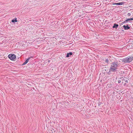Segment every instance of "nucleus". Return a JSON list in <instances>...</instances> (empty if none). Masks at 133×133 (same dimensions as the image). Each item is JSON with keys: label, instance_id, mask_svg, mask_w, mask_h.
I'll use <instances>...</instances> for the list:
<instances>
[{"label": "nucleus", "instance_id": "obj_8", "mask_svg": "<svg viewBox=\"0 0 133 133\" xmlns=\"http://www.w3.org/2000/svg\"><path fill=\"white\" fill-rule=\"evenodd\" d=\"M17 18H15V19H13L11 21V22H17Z\"/></svg>", "mask_w": 133, "mask_h": 133}, {"label": "nucleus", "instance_id": "obj_12", "mask_svg": "<svg viewBox=\"0 0 133 133\" xmlns=\"http://www.w3.org/2000/svg\"><path fill=\"white\" fill-rule=\"evenodd\" d=\"M130 57V58L131 60V61L133 60V55L132 56H129Z\"/></svg>", "mask_w": 133, "mask_h": 133}, {"label": "nucleus", "instance_id": "obj_22", "mask_svg": "<svg viewBox=\"0 0 133 133\" xmlns=\"http://www.w3.org/2000/svg\"><path fill=\"white\" fill-rule=\"evenodd\" d=\"M0 56H1V55H0Z\"/></svg>", "mask_w": 133, "mask_h": 133}, {"label": "nucleus", "instance_id": "obj_4", "mask_svg": "<svg viewBox=\"0 0 133 133\" xmlns=\"http://www.w3.org/2000/svg\"><path fill=\"white\" fill-rule=\"evenodd\" d=\"M123 27L124 28V29L125 30H128L130 29V27L129 26L128 24L127 25H124Z\"/></svg>", "mask_w": 133, "mask_h": 133}, {"label": "nucleus", "instance_id": "obj_14", "mask_svg": "<svg viewBox=\"0 0 133 133\" xmlns=\"http://www.w3.org/2000/svg\"><path fill=\"white\" fill-rule=\"evenodd\" d=\"M131 15V14L130 13H128V14H127V15L128 16H130Z\"/></svg>", "mask_w": 133, "mask_h": 133}, {"label": "nucleus", "instance_id": "obj_1", "mask_svg": "<svg viewBox=\"0 0 133 133\" xmlns=\"http://www.w3.org/2000/svg\"><path fill=\"white\" fill-rule=\"evenodd\" d=\"M119 65V63H118L117 61H115L111 63L110 67L108 73V74L109 75H110L111 74H112V72H115L116 70L117 67Z\"/></svg>", "mask_w": 133, "mask_h": 133}, {"label": "nucleus", "instance_id": "obj_2", "mask_svg": "<svg viewBox=\"0 0 133 133\" xmlns=\"http://www.w3.org/2000/svg\"><path fill=\"white\" fill-rule=\"evenodd\" d=\"M131 60L129 56L123 59L122 60V62L125 63H129L131 61Z\"/></svg>", "mask_w": 133, "mask_h": 133}, {"label": "nucleus", "instance_id": "obj_20", "mask_svg": "<svg viewBox=\"0 0 133 133\" xmlns=\"http://www.w3.org/2000/svg\"><path fill=\"white\" fill-rule=\"evenodd\" d=\"M126 84V83H125L124 84V85H125Z\"/></svg>", "mask_w": 133, "mask_h": 133}, {"label": "nucleus", "instance_id": "obj_6", "mask_svg": "<svg viewBox=\"0 0 133 133\" xmlns=\"http://www.w3.org/2000/svg\"><path fill=\"white\" fill-rule=\"evenodd\" d=\"M124 3L123 2L116 3L114 4V5H121L123 4Z\"/></svg>", "mask_w": 133, "mask_h": 133}, {"label": "nucleus", "instance_id": "obj_19", "mask_svg": "<svg viewBox=\"0 0 133 133\" xmlns=\"http://www.w3.org/2000/svg\"><path fill=\"white\" fill-rule=\"evenodd\" d=\"M25 62V63H26V64L28 62L26 61Z\"/></svg>", "mask_w": 133, "mask_h": 133}, {"label": "nucleus", "instance_id": "obj_3", "mask_svg": "<svg viewBox=\"0 0 133 133\" xmlns=\"http://www.w3.org/2000/svg\"><path fill=\"white\" fill-rule=\"evenodd\" d=\"M8 57L10 59L12 60H14L16 58V56L14 54H10Z\"/></svg>", "mask_w": 133, "mask_h": 133}, {"label": "nucleus", "instance_id": "obj_15", "mask_svg": "<svg viewBox=\"0 0 133 133\" xmlns=\"http://www.w3.org/2000/svg\"><path fill=\"white\" fill-rule=\"evenodd\" d=\"M118 83H121V80H119L118 81Z\"/></svg>", "mask_w": 133, "mask_h": 133}, {"label": "nucleus", "instance_id": "obj_16", "mask_svg": "<svg viewBox=\"0 0 133 133\" xmlns=\"http://www.w3.org/2000/svg\"><path fill=\"white\" fill-rule=\"evenodd\" d=\"M26 64V63H25V62H24V63H23V65H25V64Z\"/></svg>", "mask_w": 133, "mask_h": 133}, {"label": "nucleus", "instance_id": "obj_10", "mask_svg": "<svg viewBox=\"0 0 133 133\" xmlns=\"http://www.w3.org/2000/svg\"><path fill=\"white\" fill-rule=\"evenodd\" d=\"M111 61L110 60H109L107 59H106L105 61V62L107 64H109L110 62Z\"/></svg>", "mask_w": 133, "mask_h": 133}, {"label": "nucleus", "instance_id": "obj_9", "mask_svg": "<svg viewBox=\"0 0 133 133\" xmlns=\"http://www.w3.org/2000/svg\"><path fill=\"white\" fill-rule=\"evenodd\" d=\"M127 20L128 22H130L131 21L133 20V17L129 18H128Z\"/></svg>", "mask_w": 133, "mask_h": 133}, {"label": "nucleus", "instance_id": "obj_11", "mask_svg": "<svg viewBox=\"0 0 133 133\" xmlns=\"http://www.w3.org/2000/svg\"><path fill=\"white\" fill-rule=\"evenodd\" d=\"M127 22H128L127 20L126 19L125 21H124V22H123L122 23V24H124V23H127Z\"/></svg>", "mask_w": 133, "mask_h": 133}, {"label": "nucleus", "instance_id": "obj_18", "mask_svg": "<svg viewBox=\"0 0 133 133\" xmlns=\"http://www.w3.org/2000/svg\"><path fill=\"white\" fill-rule=\"evenodd\" d=\"M25 62V63H26V64L28 62L26 61Z\"/></svg>", "mask_w": 133, "mask_h": 133}, {"label": "nucleus", "instance_id": "obj_13", "mask_svg": "<svg viewBox=\"0 0 133 133\" xmlns=\"http://www.w3.org/2000/svg\"><path fill=\"white\" fill-rule=\"evenodd\" d=\"M31 58V57H29L28 59H26V61L27 62H28L29 61V59H30V58Z\"/></svg>", "mask_w": 133, "mask_h": 133}, {"label": "nucleus", "instance_id": "obj_5", "mask_svg": "<svg viewBox=\"0 0 133 133\" xmlns=\"http://www.w3.org/2000/svg\"><path fill=\"white\" fill-rule=\"evenodd\" d=\"M118 26V24H117L116 23H114V24L113 26L112 27V28H115L117 29Z\"/></svg>", "mask_w": 133, "mask_h": 133}, {"label": "nucleus", "instance_id": "obj_7", "mask_svg": "<svg viewBox=\"0 0 133 133\" xmlns=\"http://www.w3.org/2000/svg\"><path fill=\"white\" fill-rule=\"evenodd\" d=\"M72 54V52H70L67 54L66 57H69L70 56H71Z\"/></svg>", "mask_w": 133, "mask_h": 133}, {"label": "nucleus", "instance_id": "obj_17", "mask_svg": "<svg viewBox=\"0 0 133 133\" xmlns=\"http://www.w3.org/2000/svg\"><path fill=\"white\" fill-rule=\"evenodd\" d=\"M125 82L127 83H128V81L127 80H126L125 81Z\"/></svg>", "mask_w": 133, "mask_h": 133}, {"label": "nucleus", "instance_id": "obj_21", "mask_svg": "<svg viewBox=\"0 0 133 133\" xmlns=\"http://www.w3.org/2000/svg\"><path fill=\"white\" fill-rule=\"evenodd\" d=\"M53 133V132H52V133H51H51Z\"/></svg>", "mask_w": 133, "mask_h": 133}]
</instances>
